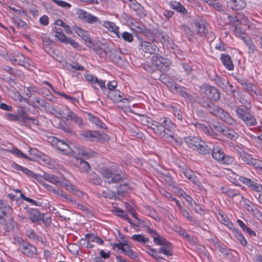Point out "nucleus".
I'll return each instance as SVG.
<instances>
[{
	"instance_id": "nucleus-24",
	"label": "nucleus",
	"mask_w": 262,
	"mask_h": 262,
	"mask_svg": "<svg viewBox=\"0 0 262 262\" xmlns=\"http://www.w3.org/2000/svg\"><path fill=\"white\" fill-rule=\"evenodd\" d=\"M174 90L176 91L177 93L180 94L183 97L187 99L188 101L191 103L194 102V97L191 94L187 91L185 88L182 87L178 84H175Z\"/></svg>"
},
{
	"instance_id": "nucleus-2",
	"label": "nucleus",
	"mask_w": 262,
	"mask_h": 262,
	"mask_svg": "<svg viewBox=\"0 0 262 262\" xmlns=\"http://www.w3.org/2000/svg\"><path fill=\"white\" fill-rule=\"evenodd\" d=\"M7 118L11 121H18L20 124L28 128L31 127V122L34 125H38V121L34 118L29 117L27 112L23 108H19L17 110V114H6Z\"/></svg>"
},
{
	"instance_id": "nucleus-20",
	"label": "nucleus",
	"mask_w": 262,
	"mask_h": 262,
	"mask_svg": "<svg viewBox=\"0 0 262 262\" xmlns=\"http://www.w3.org/2000/svg\"><path fill=\"white\" fill-rule=\"evenodd\" d=\"M25 209L28 213L29 219L33 223H36L41 220L42 214L37 209L28 207H25Z\"/></svg>"
},
{
	"instance_id": "nucleus-21",
	"label": "nucleus",
	"mask_w": 262,
	"mask_h": 262,
	"mask_svg": "<svg viewBox=\"0 0 262 262\" xmlns=\"http://www.w3.org/2000/svg\"><path fill=\"white\" fill-rule=\"evenodd\" d=\"M209 76L211 80L214 81L218 86L223 89H226L229 84L227 78L221 77L215 73L213 74H209Z\"/></svg>"
},
{
	"instance_id": "nucleus-37",
	"label": "nucleus",
	"mask_w": 262,
	"mask_h": 262,
	"mask_svg": "<svg viewBox=\"0 0 262 262\" xmlns=\"http://www.w3.org/2000/svg\"><path fill=\"white\" fill-rule=\"evenodd\" d=\"M78 168L81 172H88L90 171L91 168L89 163L85 161L82 159L78 160Z\"/></svg>"
},
{
	"instance_id": "nucleus-14",
	"label": "nucleus",
	"mask_w": 262,
	"mask_h": 262,
	"mask_svg": "<svg viewBox=\"0 0 262 262\" xmlns=\"http://www.w3.org/2000/svg\"><path fill=\"white\" fill-rule=\"evenodd\" d=\"M105 52V53L108 54L109 57L114 63L119 64L123 60V55L120 50L107 47Z\"/></svg>"
},
{
	"instance_id": "nucleus-22",
	"label": "nucleus",
	"mask_w": 262,
	"mask_h": 262,
	"mask_svg": "<svg viewBox=\"0 0 262 262\" xmlns=\"http://www.w3.org/2000/svg\"><path fill=\"white\" fill-rule=\"evenodd\" d=\"M227 7L234 10L243 9L247 5L246 0H228Z\"/></svg>"
},
{
	"instance_id": "nucleus-32",
	"label": "nucleus",
	"mask_w": 262,
	"mask_h": 262,
	"mask_svg": "<svg viewBox=\"0 0 262 262\" xmlns=\"http://www.w3.org/2000/svg\"><path fill=\"white\" fill-rule=\"evenodd\" d=\"M221 59L225 67L229 70H232L234 66L231 57L227 54H222Z\"/></svg>"
},
{
	"instance_id": "nucleus-33",
	"label": "nucleus",
	"mask_w": 262,
	"mask_h": 262,
	"mask_svg": "<svg viewBox=\"0 0 262 262\" xmlns=\"http://www.w3.org/2000/svg\"><path fill=\"white\" fill-rule=\"evenodd\" d=\"M42 178L46 181L57 186H58L60 182L59 179L57 176L47 172H45L43 173Z\"/></svg>"
},
{
	"instance_id": "nucleus-29",
	"label": "nucleus",
	"mask_w": 262,
	"mask_h": 262,
	"mask_svg": "<svg viewBox=\"0 0 262 262\" xmlns=\"http://www.w3.org/2000/svg\"><path fill=\"white\" fill-rule=\"evenodd\" d=\"M211 151L212 157L218 161H220L224 157L225 154L219 146L214 147L212 145Z\"/></svg>"
},
{
	"instance_id": "nucleus-10",
	"label": "nucleus",
	"mask_w": 262,
	"mask_h": 262,
	"mask_svg": "<svg viewBox=\"0 0 262 262\" xmlns=\"http://www.w3.org/2000/svg\"><path fill=\"white\" fill-rule=\"evenodd\" d=\"M107 97L115 103L121 102L124 103H128L130 98L118 90L108 91Z\"/></svg>"
},
{
	"instance_id": "nucleus-40",
	"label": "nucleus",
	"mask_w": 262,
	"mask_h": 262,
	"mask_svg": "<svg viewBox=\"0 0 262 262\" xmlns=\"http://www.w3.org/2000/svg\"><path fill=\"white\" fill-rule=\"evenodd\" d=\"M77 152L78 155H81L83 157H85V158H90L94 157L95 155L94 152L88 150L83 147L79 148Z\"/></svg>"
},
{
	"instance_id": "nucleus-36",
	"label": "nucleus",
	"mask_w": 262,
	"mask_h": 262,
	"mask_svg": "<svg viewBox=\"0 0 262 262\" xmlns=\"http://www.w3.org/2000/svg\"><path fill=\"white\" fill-rule=\"evenodd\" d=\"M154 242L155 244L165 246L167 248H169L170 246V243L167 241L165 238L158 235V236L154 237Z\"/></svg>"
},
{
	"instance_id": "nucleus-9",
	"label": "nucleus",
	"mask_w": 262,
	"mask_h": 262,
	"mask_svg": "<svg viewBox=\"0 0 262 262\" xmlns=\"http://www.w3.org/2000/svg\"><path fill=\"white\" fill-rule=\"evenodd\" d=\"M206 23L202 17H198L194 19L192 24L193 29L196 31V33L201 36H205L208 33V30L206 26Z\"/></svg>"
},
{
	"instance_id": "nucleus-19",
	"label": "nucleus",
	"mask_w": 262,
	"mask_h": 262,
	"mask_svg": "<svg viewBox=\"0 0 262 262\" xmlns=\"http://www.w3.org/2000/svg\"><path fill=\"white\" fill-rule=\"evenodd\" d=\"M153 124L151 129L155 134L161 137H164L166 135L172 137V135L168 133V130L164 127V125L155 121Z\"/></svg>"
},
{
	"instance_id": "nucleus-64",
	"label": "nucleus",
	"mask_w": 262,
	"mask_h": 262,
	"mask_svg": "<svg viewBox=\"0 0 262 262\" xmlns=\"http://www.w3.org/2000/svg\"><path fill=\"white\" fill-rule=\"evenodd\" d=\"M12 152L18 157H22L26 159L31 160V159L30 158H29L25 154H24L23 152H21L20 150H19L17 148L13 149L12 150Z\"/></svg>"
},
{
	"instance_id": "nucleus-43",
	"label": "nucleus",
	"mask_w": 262,
	"mask_h": 262,
	"mask_svg": "<svg viewBox=\"0 0 262 262\" xmlns=\"http://www.w3.org/2000/svg\"><path fill=\"white\" fill-rule=\"evenodd\" d=\"M171 8L174 10H177L178 12L185 14L187 12L186 9L180 4V3L173 2L169 3Z\"/></svg>"
},
{
	"instance_id": "nucleus-8",
	"label": "nucleus",
	"mask_w": 262,
	"mask_h": 262,
	"mask_svg": "<svg viewBox=\"0 0 262 262\" xmlns=\"http://www.w3.org/2000/svg\"><path fill=\"white\" fill-rule=\"evenodd\" d=\"M152 63L158 70L166 72L169 70L170 61L167 59L162 57L160 55L153 56L151 58Z\"/></svg>"
},
{
	"instance_id": "nucleus-46",
	"label": "nucleus",
	"mask_w": 262,
	"mask_h": 262,
	"mask_svg": "<svg viewBox=\"0 0 262 262\" xmlns=\"http://www.w3.org/2000/svg\"><path fill=\"white\" fill-rule=\"evenodd\" d=\"M243 39L251 52L253 53L256 50V47L251 38L248 36H244L243 37Z\"/></svg>"
},
{
	"instance_id": "nucleus-51",
	"label": "nucleus",
	"mask_w": 262,
	"mask_h": 262,
	"mask_svg": "<svg viewBox=\"0 0 262 262\" xmlns=\"http://www.w3.org/2000/svg\"><path fill=\"white\" fill-rule=\"evenodd\" d=\"M131 238L132 239L143 244L148 242L149 241V238L148 237H145L142 234H135L133 235Z\"/></svg>"
},
{
	"instance_id": "nucleus-31",
	"label": "nucleus",
	"mask_w": 262,
	"mask_h": 262,
	"mask_svg": "<svg viewBox=\"0 0 262 262\" xmlns=\"http://www.w3.org/2000/svg\"><path fill=\"white\" fill-rule=\"evenodd\" d=\"M127 3L128 4L129 7L136 11L139 15L143 14L144 8L136 0H129Z\"/></svg>"
},
{
	"instance_id": "nucleus-45",
	"label": "nucleus",
	"mask_w": 262,
	"mask_h": 262,
	"mask_svg": "<svg viewBox=\"0 0 262 262\" xmlns=\"http://www.w3.org/2000/svg\"><path fill=\"white\" fill-rule=\"evenodd\" d=\"M101 195L102 197L108 199H116V194L115 192L111 191V190L105 188L101 192Z\"/></svg>"
},
{
	"instance_id": "nucleus-56",
	"label": "nucleus",
	"mask_w": 262,
	"mask_h": 262,
	"mask_svg": "<svg viewBox=\"0 0 262 262\" xmlns=\"http://www.w3.org/2000/svg\"><path fill=\"white\" fill-rule=\"evenodd\" d=\"M67 69L69 71H72L73 69L75 70L83 71L84 70V68L83 66L79 64L78 63L76 62H73L69 64L67 68Z\"/></svg>"
},
{
	"instance_id": "nucleus-6",
	"label": "nucleus",
	"mask_w": 262,
	"mask_h": 262,
	"mask_svg": "<svg viewBox=\"0 0 262 262\" xmlns=\"http://www.w3.org/2000/svg\"><path fill=\"white\" fill-rule=\"evenodd\" d=\"M101 175L104 182L109 184L116 183L122 179L118 170L113 167L106 168L103 169Z\"/></svg>"
},
{
	"instance_id": "nucleus-50",
	"label": "nucleus",
	"mask_w": 262,
	"mask_h": 262,
	"mask_svg": "<svg viewBox=\"0 0 262 262\" xmlns=\"http://www.w3.org/2000/svg\"><path fill=\"white\" fill-rule=\"evenodd\" d=\"M159 79L163 83H164L167 86H173L174 88V84L176 83L173 82L169 78L167 77L165 74H161Z\"/></svg>"
},
{
	"instance_id": "nucleus-17",
	"label": "nucleus",
	"mask_w": 262,
	"mask_h": 262,
	"mask_svg": "<svg viewBox=\"0 0 262 262\" xmlns=\"http://www.w3.org/2000/svg\"><path fill=\"white\" fill-rule=\"evenodd\" d=\"M67 113L66 117L64 118L67 121L72 120L80 128H83V119L78 116L75 113L69 110L68 108H66Z\"/></svg>"
},
{
	"instance_id": "nucleus-26",
	"label": "nucleus",
	"mask_w": 262,
	"mask_h": 262,
	"mask_svg": "<svg viewBox=\"0 0 262 262\" xmlns=\"http://www.w3.org/2000/svg\"><path fill=\"white\" fill-rule=\"evenodd\" d=\"M52 142L55 143L56 147L57 148L65 153H69V150L70 149L69 145L64 141L58 140L55 138H52Z\"/></svg>"
},
{
	"instance_id": "nucleus-15",
	"label": "nucleus",
	"mask_w": 262,
	"mask_h": 262,
	"mask_svg": "<svg viewBox=\"0 0 262 262\" xmlns=\"http://www.w3.org/2000/svg\"><path fill=\"white\" fill-rule=\"evenodd\" d=\"M239 180L240 182L247 186L252 190L257 192H262V185L256 181L244 177H240Z\"/></svg>"
},
{
	"instance_id": "nucleus-13",
	"label": "nucleus",
	"mask_w": 262,
	"mask_h": 262,
	"mask_svg": "<svg viewBox=\"0 0 262 262\" xmlns=\"http://www.w3.org/2000/svg\"><path fill=\"white\" fill-rule=\"evenodd\" d=\"M77 14L78 17L85 23L91 24L98 23L99 24H101V21L97 17L89 13L84 10L79 9Z\"/></svg>"
},
{
	"instance_id": "nucleus-11",
	"label": "nucleus",
	"mask_w": 262,
	"mask_h": 262,
	"mask_svg": "<svg viewBox=\"0 0 262 262\" xmlns=\"http://www.w3.org/2000/svg\"><path fill=\"white\" fill-rule=\"evenodd\" d=\"M239 154V158L243 162L252 166L254 168L257 169L260 165H261V161L253 158L251 155L245 151L240 152Z\"/></svg>"
},
{
	"instance_id": "nucleus-60",
	"label": "nucleus",
	"mask_w": 262,
	"mask_h": 262,
	"mask_svg": "<svg viewBox=\"0 0 262 262\" xmlns=\"http://www.w3.org/2000/svg\"><path fill=\"white\" fill-rule=\"evenodd\" d=\"M53 2L55 3L57 6L64 8H70L71 5L68 3L61 0H51Z\"/></svg>"
},
{
	"instance_id": "nucleus-23",
	"label": "nucleus",
	"mask_w": 262,
	"mask_h": 262,
	"mask_svg": "<svg viewBox=\"0 0 262 262\" xmlns=\"http://www.w3.org/2000/svg\"><path fill=\"white\" fill-rule=\"evenodd\" d=\"M130 112L137 116V117L136 118V119L137 121L140 122L143 125H146L151 128V126H152L154 124L153 123L155 121L153 120L151 118L148 117L145 115L135 113L132 110L130 111Z\"/></svg>"
},
{
	"instance_id": "nucleus-12",
	"label": "nucleus",
	"mask_w": 262,
	"mask_h": 262,
	"mask_svg": "<svg viewBox=\"0 0 262 262\" xmlns=\"http://www.w3.org/2000/svg\"><path fill=\"white\" fill-rule=\"evenodd\" d=\"M201 89L206 95L209 97L208 98L209 99H212L214 101H217L220 99V92L214 87L206 84L203 85L201 87Z\"/></svg>"
},
{
	"instance_id": "nucleus-42",
	"label": "nucleus",
	"mask_w": 262,
	"mask_h": 262,
	"mask_svg": "<svg viewBox=\"0 0 262 262\" xmlns=\"http://www.w3.org/2000/svg\"><path fill=\"white\" fill-rule=\"evenodd\" d=\"M222 135L226 137L233 140L237 139L238 136V135L236 133L232 130L227 128L226 127Z\"/></svg>"
},
{
	"instance_id": "nucleus-59",
	"label": "nucleus",
	"mask_w": 262,
	"mask_h": 262,
	"mask_svg": "<svg viewBox=\"0 0 262 262\" xmlns=\"http://www.w3.org/2000/svg\"><path fill=\"white\" fill-rule=\"evenodd\" d=\"M214 247L218 249L219 251L222 253H224L226 252V247L225 245L223 244L219 241H217L216 242L214 243Z\"/></svg>"
},
{
	"instance_id": "nucleus-18",
	"label": "nucleus",
	"mask_w": 262,
	"mask_h": 262,
	"mask_svg": "<svg viewBox=\"0 0 262 262\" xmlns=\"http://www.w3.org/2000/svg\"><path fill=\"white\" fill-rule=\"evenodd\" d=\"M20 249L22 253L28 257H32L37 254L35 247L28 243L24 242L20 246Z\"/></svg>"
},
{
	"instance_id": "nucleus-49",
	"label": "nucleus",
	"mask_w": 262,
	"mask_h": 262,
	"mask_svg": "<svg viewBox=\"0 0 262 262\" xmlns=\"http://www.w3.org/2000/svg\"><path fill=\"white\" fill-rule=\"evenodd\" d=\"M74 29H75V31L76 33L78 36H79L80 37H81L82 38H83L84 40H86L89 39V41H90L91 39L89 37L86 31L82 30V29H81L80 28L78 27H76L75 28H74Z\"/></svg>"
},
{
	"instance_id": "nucleus-52",
	"label": "nucleus",
	"mask_w": 262,
	"mask_h": 262,
	"mask_svg": "<svg viewBox=\"0 0 262 262\" xmlns=\"http://www.w3.org/2000/svg\"><path fill=\"white\" fill-rule=\"evenodd\" d=\"M58 186L65 188L66 190L71 192H74L76 190L74 186L70 183L60 181Z\"/></svg>"
},
{
	"instance_id": "nucleus-39",
	"label": "nucleus",
	"mask_w": 262,
	"mask_h": 262,
	"mask_svg": "<svg viewBox=\"0 0 262 262\" xmlns=\"http://www.w3.org/2000/svg\"><path fill=\"white\" fill-rule=\"evenodd\" d=\"M222 190L223 193H226L229 197L233 198L235 196H239L241 198H243V196H241V194L235 190H233L227 187H222Z\"/></svg>"
},
{
	"instance_id": "nucleus-30",
	"label": "nucleus",
	"mask_w": 262,
	"mask_h": 262,
	"mask_svg": "<svg viewBox=\"0 0 262 262\" xmlns=\"http://www.w3.org/2000/svg\"><path fill=\"white\" fill-rule=\"evenodd\" d=\"M88 178L89 182L94 185H100L102 182L100 177L94 171L88 174Z\"/></svg>"
},
{
	"instance_id": "nucleus-41",
	"label": "nucleus",
	"mask_w": 262,
	"mask_h": 262,
	"mask_svg": "<svg viewBox=\"0 0 262 262\" xmlns=\"http://www.w3.org/2000/svg\"><path fill=\"white\" fill-rule=\"evenodd\" d=\"M181 30L186 35L189 40H191L194 37L195 33L186 25H182L181 26Z\"/></svg>"
},
{
	"instance_id": "nucleus-4",
	"label": "nucleus",
	"mask_w": 262,
	"mask_h": 262,
	"mask_svg": "<svg viewBox=\"0 0 262 262\" xmlns=\"http://www.w3.org/2000/svg\"><path fill=\"white\" fill-rule=\"evenodd\" d=\"M185 141L190 148L200 154L207 155L211 152L212 144H208L196 137L188 136L185 138Z\"/></svg>"
},
{
	"instance_id": "nucleus-1",
	"label": "nucleus",
	"mask_w": 262,
	"mask_h": 262,
	"mask_svg": "<svg viewBox=\"0 0 262 262\" xmlns=\"http://www.w3.org/2000/svg\"><path fill=\"white\" fill-rule=\"evenodd\" d=\"M199 103L212 116L219 118L228 124L233 125L235 124V120L228 112L214 103L208 98H200Z\"/></svg>"
},
{
	"instance_id": "nucleus-57",
	"label": "nucleus",
	"mask_w": 262,
	"mask_h": 262,
	"mask_svg": "<svg viewBox=\"0 0 262 262\" xmlns=\"http://www.w3.org/2000/svg\"><path fill=\"white\" fill-rule=\"evenodd\" d=\"M58 215L62 219L63 221L69 220L70 219L69 216V212L67 210L62 209L57 212Z\"/></svg>"
},
{
	"instance_id": "nucleus-61",
	"label": "nucleus",
	"mask_w": 262,
	"mask_h": 262,
	"mask_svg": "<svg viewBox=\"0 0 262 262\" xmlns=\"http://www.w3.org/2000/svg\"><path fill=\"white\" fill-rule=\"evenodd\" d=\"M220 162L223 164L230 165L233 162V158L225 154L224 158Z\"/></svg>"
},
{
	"instance_id": "nucleus-44",
	"label": "nucleus",
	"mask_w": 262,
	"mask_h": 262,
	"mask_svg": "<svg viewBox=\"0 0 262 262\" xmlns=\"http://www.w3.org/2000/svg\"><path fill=\"white\" fill-rule=\"evenodd\" d=\"M145 210L148 216L153 218L158 222L161 221V217L154 209L150 208L149 206H146L145 207Z\"/></svg>"
},
{
	"instance_id": "nucleus-62",
	"label": "nucleus",
	"mask_w": 262,
	"mask_h": 262,
	"mask_svg": "<svg viewBox=\"0 0 262 262\" xmlns=\"http://www.w3.org/2000/svg\"><path fill=\"white\" fill-rule=\"evenodd\" d=\"M59 128L68 134H72L73 133V131L71 130L70 126L65 122L59 124Z\"/></svg>"
},
{
	"instance_id": "nucleus-27",
	"label": "nucleus",
	"mask_w": 262,
	"mask_h": 262,
	"mask_svg": "<svg viewBox=\"0 0 262 262\" xmlns=\"http://www.w3.org/2000/svg\"><path fill=\"white\" fill-rule=\"evenodd\" d=\"M12 212V208L7 202L3 200H0V215H11Z\"/></svg>"
},
{
	"instance_id": "nucleus-58",
	"label": "nucleus",
	"mask_w": 262,
	"mask_h": 262,
	"mask_svg": "<svg viewBox=\"0 0 262 262\" xmlns=\"http://www.w3.org/2000/svg\"><path fill=\"white\" fill-rule=\"evenodd\" d=\"M121 37L124 40L128 42H132L134 40V36L130 33L124 32L121 34Z\"/></svg>"
},
{
	"instance_id": "nucleus-3",
	"label": "nucleus",
	"mask_w": 262,
	"mask_h": 262,
	"mask_svg": "<svg viewBox=\"0 0 262 262\" xmlns=\"http://www.w3.org/2000/svg\"><path fill=\"white\" fill-rule=\"evenodd\" d=\"M246 102L247 105L245 107H238L236 108V115L247 126H255L257 124V121L254 114L251 111V103L248 101H246Z\"/></svg>"
},
{
	"instance_id": "nucleus-63",
	"label": "nucleus",
	"mask_w": 262,
	"mask_h": 262,
	"mask_svg": "<svg viewBox=\"0 0 262 262\" xmlns=\"http://www.w3.org/2000/svg\"><path fill=\"white\" fill-rule=\"evenodd\" d=\"M173 111V114L174 116L177 118L179 120L182 121L183 119V115L180 109L176 107H172Z\"/></svg>"
},
{
	"instance_id": "nucleus-53",
	"label": "nucleus",
	"mask_w": 262,
	"mask_h": 262,
	"mask_svg": "<svg viewBox=\"0 0 262 262\" xmlns=\"http://www.w3.org/2000/svg\"><path fill=\"white\" fill-rule=\"evenodd\" d=\"M217 219L221 223L225 225L228 226L229 224H230L228 217L223 212L220 211L219 212Z\"/></svg>"
},
{
	"instance_id": "nucleus-16",
	"label": "nucleus",
	"mask_w": 262,
	"mask_h": 262,
	"mask_svg": "<svg viewBox=\"0 0 262 262\" xmlns=\"http://www.w3.org/2000/svg\"><path fill=\"white\" fill-rule=\"evenodd\" d=\"M140 50L145 53L153 54L159 51V49L156 45L146 41H140Z\"/></svg>"
},
{
	"instance_id": "nucleus-25",
	"label": "nucleus",
	"mask_w": 262,
	"mask_h": 262,
	"mask_svg": "<svg viewBox=\"0 0 262 262\" xmlns=\"http://www.w3.org/2000/svg\"><path fill=\"white\" fill-rule=\"evenodd\" d=\"M180 195L182 196L186 201L191 205L193 209L196 212H199L201 210V207L199 206L195 201H193L192 199L183 190L180 189L179 191Z\"/></svg>"
},
{
	"instance_id": "nucleus-5",
	"label": "nucleus",
	"mask_w": 262,
	"mask_h": 262,
	"mask_svg": "<svg viewBox=\"0 0 262 262\" xmlns=\"http://www.w3.org/2000/svg\"><path fill=\"white\" fill-rule=\"evenodd\" d=\"M195 127L198 130L211 136H216L219 133L223 134L226 128V126L219 122L212 124L211 126H206L203 124L197 123L195 124Z\"/></svg>"
},
{
	"instance_id": "nucleus-55",
	"label": "nucleus",
	"mask_w": 262,
	"mask_h": 262,
	"mask_svg": "<svg viewBox=\"0 0 262 262\" xmlns=\"http://www.w3.org/2000/svg\"><path fill=\"white\" fill-rule=\"evenodd\" d=\"M235 236L243 246H246L247 245V242L242 233L238 232L237 230H236L235 233Z\"/></svg>"
},
{
	"instance_id": "nucleus-47",
	"label": "nucleus",
	"mask_w": 262,
	"mask_h": 262,
	"mask_svg": "<svg viewBox=\"0 0 262 262\" xmlns=\"http://www.w3.org/2000/svg\"><path fill=\"white\" fill-rule=\"evenodd\" d=\"M89 120L93 123L96 124L97 126L104 128L105 127V124L102 123L97 117L94 116L93 114L88 113Z\"/></svg>"
},
{
	"instance_id": "nucleus-48",
	"label": "nucleus",
	"mask_w": 262,
	"mask_h": 262,
	"mask_svg": "<svg viewBox=\"0 0 262 262\" xmlns=\"http://www.w3.org/2000/svg\"><path fill=\"white\" fill-rule=\"evenodd\" d=\"M129 132L130 136L138 138L141 139L143 137V134L139 132V129L135 126H131L129 127Z\"/></svg>"
},
{
	"instance_id": "nucleus-34",
	"label": "nucleus",
	"mask_w": 262,
	"mask_h": 262,
	"mask_svg": "<svg viewBox=\"0 0 262 262\" xmlns=\"http://www.w3.org/2000/svg\"><path fill=\"white\" fill-rule=\"evenodd\" d=\"M10 59L14 63L21 65L24 62L25 57L21 53L17 52L11 55Z\"/></svg>"
},
{
	"instance_id": "nucleus-28",
	"label": "nucleus",
	"mask_w": 262,
	"mask_h": 262,
	"mask_svg": "<svg viewBox=\"0 0 262 262\" xmlns=\"http://www.w3.org/2000/svg\"><path fill=\"white\" fill-rule=\"evenodd\" d=\"M101 25L107 29L109 31L114 32L117 37L120 38L119 27L116 26L114 23L105 20L103 21V23H101Z\"/></svg>"
},
{
	"instance_id": "nucleus-35",
	"label": "nucleus",
	"mask_w": 262,
	"mask_h": 262,
	"mask_svg": "<svg viewBox=\"0 0 262 262\" xmlns=\"http://www.w3.org/2000/svg\"><path fill=\"white\" fill-rule=\"evenodd\" d=\"M160 123L164 125V127L168 130V133L170 134L171 131L174 129L176 126L174 125L171 120L169 118H163L161 119Z\"/></svg>"
},
{
	"instance_id": "nucleus-54",
	"label": "nucleus",
	"mask_w": 262,
	"mask_h": 262,
	"mask_svg": "<svg viewBox=\"0 0 262 262\" xmlns=\"http://www.w3.org/2000/svg\"><path fill=\"white\" fill-rule=\"evenodd\" d=\"M172 249V246L171 244H170V246L169 248H167L165 246L161 247L159 249L158 252L160 253H163L166 256H170L172 255V253L171 251V250Z\"/></svg>"
},
{
	"instance_id": "nucleus-7",
	"label": "nucleus",
	"mask_w": 262,
	"mask_h": 262,
	"mask_svg": "<svg viewBox=\"0 0 262 262\" xmlns=\"http://www.w3.org/2000/svg\"><path fill=\"white\" fill-rule=\"evenodd\" d=\"M80 135L89 141L97 140L106 141L110 140V138L107 134L98 131L83 130L81 132Z\"/></svg>"
},
{
	"instance_id": "nucleus-38",
	"label": "nucleus",
	"mask_w": 262,
	"mask_h": 262,
	"mask_svg": "<svg viewBox=\"0 0 262 262\" xmlns=\"http://www.w3.org/2000/svg\"><path fill=\"white\" fill-rule=\"evenodd\" d=\"M123 252L132 259H136L138 257L137 254L130 248V246L127 243L123 249Z\"/></svg>"
}]
</instances>
